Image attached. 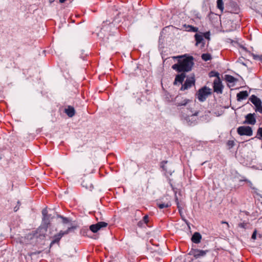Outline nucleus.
Returning <instances> with one entry per match:
<instances>
[{"label": "nucleus", "mask_w": 262, "mask_h": 262, "mask_svg": "<svg viewBox=\"0 0 262 262\" xmlns=\"http://www.w3.org/2000/svg\"><path fill=\"white\" fill-rule=\"evenodd\" d=\"M76 228H77V226H72V227H69V228H68V229H67V230L64 231H65L66 233L67 234H68L69 233H70L71 231H73L74 230H75V229H76Z\"/></svg>", "instance_id": "30"}, {"label": "nucleus", "mask_w": 262, "mask_h": 262, "mask_svg": "<svg viewBox=\"0 0 262 262\" xmlns=\"http://www.w3.org/2000/svg\"><path fill=\"white\" fill-rule=\"evenodd\" d=\"M80 232L83 235H87V233L89 232V230L88 229H82Z\"/></svg>", "instance_id": "32"}, {"label": "nucleus", "mask_w": 262, "mask_h": 262, "mask_svg": "<svg viewBox=\"0 0 262 262\" xmlns=\"http://www.w3.org/2000/svg\"><path fill=\"white\" fill-rule=\"evenodd\" d=\"M184 28L185 30L189 32H196L198 31V28L193 27L191 25H184Z\"/></svg>", "instance_id": "21"}, {"label": "nucleus", "mask_w": 262, "mask_h": 262, "mask_svg": "<svg viewBox=\"0 0 262 262\" xmlns=\"http://www.w3.org/2000/svg\"><path fill=\"white\" fill-rule=\"evenodd\" d=\"M167 161H163L161 163V167L163 169L164 171H165L166 172L169 173L170 174H171L172 173V170L170 169H168L166 164L167 163Z\"/></svg>", "instance_id": "20"}, {"label": "nucleus", "mask_w": 262, "mask_h": 262, "mask_svg": "<svg viewBox=\"0 0 262 262\" xmlns=\"http://www.w3.org/2000/svg\"><path fill=\"white\" fill-rule=\"evenodd\" d=\"M144 224H147L148 222V216L147 215H145L142 220Z\"/></svg>", "instance_id": "33"}, {"label": "nucleus", "mask_w": 262, "mask_h": 262, "mask_svg": "<svg viewBox=\"0 0 262 262\" xmlns=\"http://www.w3.org/2000/svg\"><path fill=\"white\" fill-rule=\"evenodd\" d=\"M20 206V202L19 201L17 202V205L14 208V211L16 212L19 208V206Z\"/></svg>", "instance_id": "35"}, {"label": "nucleus", "mask_w": 262, "mask_h": 262, "mask_svg": "<svg viewBox=\"0 0 262 262\" xmlns=\"http://www.w3.org/2000/svg\"><path fill=\"white\" fill-rule=\"evenodd\" d=\"M230 12L232 13L238 14L239 12V8L237 5L234 3L231 4Z\"/></svg>", "instance_id": "19"}, {"label": "nucleus", "mask_w": 262, "mask_h": 262, "mask_svg": "<svg viewBox=\"0 0 262 262\" xmlns=\"http://www.w3.org/2000/svg\"><path fill=\"white\" fill-rule=\"evenodd\" d=\"M48 228V227L47 226V225L46 226L43 224L41 226L39 227L36 231V237H39L40 238L45 237Z\"/></svg>", "instance_id": "11"}, {"label": "nucleus", "mask_w": 262, "mask_h": 262, "mask_svg": "<svg viewBox=\"0 0 262 262\" xmlns=\"http://www.w3.org/2000/svg\"><path fill=\"white\" fill-rule=\"evenodd\" d=\"M195 79L194 77H189L186 79L184 83L182 85L181 90L184 91L191 88L192 85H194Z\"/></svg>", "instance_id": "10"}, {"label": "nucleus", "mask_w": 262, "mask_h": 262, "mask_svg": "<svg viewBox=\"0 0 262 262\" xmlns=\"http://www.w3.org/2000/svg\"><path fill=\"white\" fill-rule=\"evenodd\" d=\"M209 76L210 77H216L217 78H220L219 77V73L215 71H211L209 73Z\"/></svg>", "instance_id": "28"}, {"label": "nucleus", "mask_w": 262, "mask_h": 262, "mask_svg": "<svg viewBox=\"0 0 262 262\" xmlns=\"http://www.w3.org/2000/svg\"><path fill=\"white\" fill-rule=\"evenodd\" d=\"M207 252V250H202L192 248L188 253V254L194 256L195 258H198L204 256Z\"/></svg>", "instance_id": "7"}, {"label": "nucleus", "mask_w": 262, "mask_h": 262, "mask_svg": "<svg viewBox=\"0 0 262 262\" xmlns=\"http://www.w3.org/2000/svg\"><path fill=\"white\" fill-rule=\"evenodd\" d=\"M178 61L177 63L172 66V69L178 72H188L191 70L194 64V58L192 56H178Z\"/></svg>", "instance_id": "1"}, {"label": "nucleus", "mask_w": 262, "mask_h": 262, "mask_svg": "<svg viewBox=\"0 0 262 262\" xmlns=\"http://www.w3.org/2000/svg\"><path fill=\"white\" fill-rule=\"evenodd\" d=\"M185 77L186 74L184 73H182L180 74L177 75L176 76L174 81L173 82V84L177 85L178 83L182 84Z\"/></svg>", "instance_id": "15"}, {"label": "nucleus", "mask_w": 262, "mask_h": 262, "mask_svg": "<svg viewBox=\"0 0 262 262\" xmlns=\"http://www.w3.org/2000/svg\"><path fill=\"white\" fill-rule=\"evenodd\" d=\"M66 234H67L66 233L65 231H63L62 230L60 231V232L58 233L55 234L53 236V239L51 242V245L54 244L55 243H58L59 242V241L60 240V239L61 238V237L63 235H66Z\"/></svg>", "instance_id": "14"}, {"label": "nucleus", "mask_w": 262, "mask_h": 262, "mask_svg": "<svg viewBox=\"0 0 262 262\" xmlns=\"http://www.w3.org/2000/svg\"><path fill=\"white\" fill-rule=\"evenodd\" d=\"M55 0H49L50 3H52L54 2Z\"/></svg>", "instance_id": "43"}, {"label": "nucleus", "mask_w": 262, "mask_h": 262, "mask_svg": "<svg viewBox=\"0 0 262 262\" xmlns=\"http://www.w3.org/2000/svg\"><path fill=\"white\" fill-rule=\"evenodd\" d=\"M175 202H176V203L177 204V208L178 209L179 212H181L182 210V207L180 205L179 202L178 197L177 196H176Z\"/></svg>", "instance_id": "29"}, {"label": "nucleus", "mask_w": 262, "mask_h": 262, "mask_svg": "<svg viewBox=\"0 0 262 262\" xmlns=\"http://www.w3.org/2000/svg\"><path fill=\"white\" fill-rule=\"evenodd\" d=\"M248 93L247 91H243L239 92L236 95L237 100L241 101L243 100L246 99L248 97Z\"/></svg>", "instance_id": "16"}, {"label": "nucleus", "mask_w": 262, "mask_h": 262, "mask_svg": "<svg viewBox=\"0 0 262 262\" xmlns=\"http://www.w3.org/2000/svg\"><path fill=\"white\" fill-rule=\"evenodd\" d=\"M223 85L220 78H216L213 82L214 91L217 94H222L223 93Z\"/></svg>", "instance_id": "9"}, {"label": "nucleus", "mask_w": 262, "mask_h": 262, "mask_svg": "<svg viewBox=\"0 0 262 262\" xmlns=\"http://www.w3.org/2000/svg\"><path fill=\"white\" fill-rule=\"evenodd\" d=\"M249 100L255 105V111L262 113V102L261 100L254 95H252Z\"/></svg>", "instance_id": "3"}, {"label": "nucleus", "mask_w": 262, "mask_h": 262, "mask_svg": "<svg viewBox=\"0 0 262 262\" xmlns=\"http://www.w3.org/2000/svg\"><path fill=\"white\" fill-rule=\"evenodd\" d=\"M57 217L58 218H60L62 219V222L63 224H68L71 222V220L69 218L64 217L63 216H62L61 215H57Z\"/></svg>", "instance_id": "25"}, {"label": "nucleus", "mask_w": 262, "mask_h": 262, "mask_svg": "<svg viewBox=\"0 0 262 262\" xmlns=\"http://www.w3.org/2000/svg\"><path fill=\"white\" fill-rule=\"evenodd\" d=\"M194 37L196 41V45L200 43L203 40V36L202 35L195 34Z\"/></svg>", "instance_id": "23"}, {"label": "nucleus", "mask_w": 262, "mask_h": 262, "mask_svg": "<svg viewBox=\"0 0 262 262\" xmlns=\"http://www.w3.org/2000/svg\"><path fill=\"white\" fill-rule=\"evenodd\" d=\"M191 102H192V100L184 98L181 95H178L174 99L175 104L177 106H186Z\"/></svg>", "instance_id": "5"}, {"label": "nucleus", "mask_w": 262, "mask_h": 262, "mask_svg": "<svg viewBox=\"0 0 262 262\" xmlns=\"http://www.w3.org/2000/svg\"><path fill=\"white\" fill-rule=\"evenodd\" d=\"M205 38L209 39H210V32H206L204 33L203 36Z\"/></svg>", "instance_id": "34"}, {"label": "nucleus", "mask_w": 262, "mask_h": 262, "mask_svg": "<svg viewBox=\"0 0 262 262\" xmlns=\"http://www.w3.org/2000/svg\"><path fill=\"white\" fill-rule=\"evenodd\" d=\"M221 224H226L227 226V228L228 229L229 228V225L227 222L225 221H222Z\"/></svg>", "instance_id": "38"}, {"label": "nucleus", "mask_w": 262, "mask_h": 262, "mask_svg": "<svg viewBox=\"0 0 262 262\" xmlns=\"http://www.w3.org/2000/svg\"><path fill=\"white\" fill-rule=\"evenodd\" d=\"M227 144L229 146V148H231L234 145V142L232 140H229L227 142Z\"/></svg>", "instance_id": "31"}, {"label": "nucleus", "mask_w": 262, "mask_h": 262, "mask_svg": "<svg viewBox=\"0 0 262 262\" xmlns=\"http://www.w3.org/2000/svg\"><path fill=\"white\" fill-rule=\"evenodd\" d=\"M244 124L254 125L256 123L255 114L254 113H249L245 116Z\"/></svg>", "instance_id": "12"}, {"label": "nucleus", "mask_w": 262, "mask_h": 262, "mask_svg": "<svg viewBox=\"0 0 262 262\" xmlns=\"http://www.w3.org/2000/svg\"><path fill=\"white\" fill-rule=\"evenodd\" d=\"M251 238L253 239H255L256 238V231L255 230L252 235V236H251Z\"/></svg>", "instance_id": "36"}, {"label": "nucleus", "mask_w": 262, "mask_h": 262, "mask_svg": "<svg viewBox=\"0 0 262 262\" xmlns=\"http://www.w3.org/2000/svg\"><path fill=\"white\" fill-rule=\"evenodd\" d=\"M202 239V235L199 232H195L191 237V241L195 244H199Z\"/></svg>", "instance_id": "18"}, {"label": "nucleus", "mask_w": 262, "mask_h": 262, "mask_svg": "<svg viewBox=\"0 0 262 262\" xmlns=\"http://www.w3.org/2000/svg\"><path fill=\"white\" fill-rule=\"evenodd\" d=\"M239 226L242 228H245L244 224L241 223L240 224H239Z\"/></svg>", "instance_id": "40"}, {"label": "nucleus", "mask_w": 262, "mask_h": 262, "mask_svg": "<svg viewBox=\"0 0 262 262\" xmlns=\"http://www.w3.org/2000/svg\"><path fill=\"white\" fill-rule=\"evenodd\" d=\"M180 214L181 215H182V211L181 212H179Z\"/></svg>", "instance_id": "44"}, {"label": "nucleus", "mask_w": 262, "mask_h": 262, "mask_svg": "<svg viewBox=\"0 0 262 262\" xmlns=\"http://www.w3.org/2000/svg\"><path fill=\"white\" fill-rule=\"evenodd\" d=\"M255 138H256L258 139H261L262 138V127H259L257 129L256 136Z\"/></svg>", "instance_id": "27"}, {"label": "nucleus", "mask_w": 262, "mask_h": 262, "mask_svg": "<svg viewBox=\"0 0 262 262\" xmlns=\"http://www.w3.org/2000/svg\"><path fill=\"white\" fill-rule=\"evenodd\" d=\"M198 114H199V112H196L194 114H193V116H197L198 115Z\"/></svg>", "instance_id": "41"}, {"label": "nucleus", "mask_w": 262, "mask_h": 262, "mask_svg": "<svg viewBox=\"0 0 262 262\" xmlns=\"http://www.w3.org/2000/svg\"><path fill=\"white\" fill-rule=\"evenodd\" d=\"M42 214L43 215L42 224L49 227L50 225L51 220L52 219L53 217L51 216V214H48L47 208H45L42 210Z\"/></svg>", "instance_id": "8"}, {"label": "nucleus", "mask_w": 262, "mask_h": 262, "mask_svg": "<svg viewBox=\"0 0 262 262\" xmlns=\"http://www.w3.org/2000/svg\"><path fill=\"white\" fill-rule=\"evenodd\" d=\"M217 7L222 12L224 10V4L223 0H217Z\"/></svg>", "instance_id": "26"}, {"label": "nucleus", "mask_w": 262, "mask_h": 262, "mask_svg": "<svg viewBox=\"0 0 262 262\" xmlns=\"http://www.w3.org/2000/svg\"><path fill=\"white\" fill-rule=\"evenodd\" d=\"M157 205L160 209H163L164 208H168L171 206V204L169 200L166 198V200L164 201L162 199L158 200L157 202Z\"/></svg>", "instance_id": "13"}, {"label": "nucleus", "mask_w": 262, "mask_h": 262, "mask_svg": "<svg viewBox=\"0 0 262 262\" xmlns=\"http://www.w3.org/2000/svg\"><path fill=\"white\" fill-rule=\"evenodd\" d=\"M225 80L229 83H233L237 81V79L230 75H225Z\"/></svg>", "instance_id": "22"}, {"label": "nucleus", "mask_w": 262, "mask_h": 262, "mask_svg": "<svg viewBox=\"0 0 262 262\" xmlns=\"http://www.w3.org/2000/svg\"><path fill=\"white\" fill-rule=\"evenodd\" d=\"M143 224H145L143 222V221H139L138 223V226L139 227H143Z\"/></svg>", "instance_id": "37"}, {"label": "nucleus", "mask_w": 262, "mask_h": 262, "mask_svg": "<svg viewBox=\"0 0 262 262\" xmlns=\"http://www.w3.org/2000/svg\"><path fill=\"white\" fill-rule=\"evenodd\" d=\"M64 113L69 117H73L75 114V110L74 107L72 106H68L67 108L64 109Z\"/></svg>", "instance_id": "17"}, {"label": "nucleus", "mask_w": 262, "mask_h": 262, "mask_svg": "<svg viewBox=\"0 0 262 262\" xmlns=\"http://www.w3.org/2000/svg\"><path fill=\"white\" fill-rule=\"evenodd\" d=\"M211 94V89L206 86L199 89L196 95L200 102H204L207 97Z\"/></svg>", "instance_id": "2"}, {"label": "nucleus", "mask_w": 262, "mask_h": 262, "mask_svg": "<svg viewBox=\"0 0 262 262\" xmlns=\"http://www.w3.org/2000/svg\"><path fill=\"white\" fill-rule=\"evenodd\" d=\"M201 57H202V59L205 61H208V60L211 59V58H212L211 55L209 53L203 54L201 55Z\"/></svg>", "instance_id": "24"}, {"label": "nucleus", "mask_w": 262, "mask_h": 262, "mask_svg": "<svg viewBox=\"0 0 262 262\" xmlns=\"http://www.w3.org/2000/svg\"><path fill=\"white\" fill-rule=\"evenodd\" d=\"M108 224L104 222H99L95 224L91 225L90 226V230L93 233L97 232L99 230L106 227Z\"/></svg>", "instance_id": "6"}, {"label": "nucleus", "mask_w": 262, "mask_h": 262, "mask_svg": "<svg viewBox=\"0 0 262 262\" xmlns=\"http://www.w3.org/2000/svg\"><path fill=\"white\" fill-rule=\"evenodd\" d=\"M257 57L262 62V55H258Z\"/></svg>", "instance_id": "39"}, {"label": "nucleus", "mask_w": 262, "mask_h": 262, "mask_svg": "<svg viewBox=\"0 0 262 262\" xmlns=\"http://www.w3.org/2000/svg\"><path fill=\"white\" fill-rule=\"evenodd\" d=\"M237 132L241 136H251L253 134L252 128L249 126H241L237 128Z\"/></svg>", "instance_id": "4"}, {"label": "nucleus", "mask_w": 262, "mask_h": 262, "mask_svg": "<svg viewBox=\"0 0 262 262\" xmlns=\"http://www.w3.org/2000/svg\"><path fill=\"white\" fill-rule=\"evenodd\" d=\"M66 0H59L60 3H63Z\"/></svg>", "instance_id": "42"}]
</instances>
